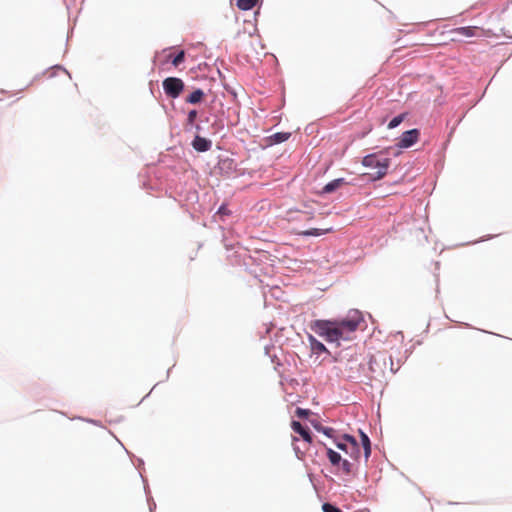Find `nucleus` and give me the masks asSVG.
Segmentation results:
<instances>
[{"instance_id": "obj_23", "label": "nucleus", "mask_w": 512, "mask_h": 512, "mask_svg": "<svg viewBox=\"0 0 512 512\" xmlns=\"http://www.w3.org/2000/svg\"><path fill=\"white\" fill-rule=\"evenodd\" d=\"M308 413H309V412H308V410H304V409H301V408H298V409L296 410V414H297V416H299V417L307 416V415H308Z\"/></svg>"}, {"instance_id": "obj_18", "label": "nucleus", "mask_w": 512, "mask_h": 512, "mask_svg": "<svg viewBox=\"0 0 512 512\" xmlns=\"http://www.w3.org/2000/svg\"><path fill=\"white\" fill-rule=\"evenodd\" d=\"M404 119V115H398L394 117L388 124L389 129H393L397 127Z\"/></svg>"}, {"instance_id": "obj_11", "label": "nucleus", "mask_w": 512, "mask_h": 512, "mask_svg": "<svg viewBox=\"0 0 512 512\" xmlns=\"http://www.w3.org/2000/svg\"><path fill=\"white\" fill-rule=\"evenodd\" d=\"M332 231H333V229L331 227L323 228V229L312 228L309 230L300 231L297 234L302 235V236H321L323 234L330 233Z\"/></svg>"}, {"instance_id": "obj_15", "label": "nucleus", "mask_w": 512, "mask_h": 512, "mask_svg": "<svg viewBox=\"0 0 512 512\" xmlns=\"http://www.w3.org/2000/svg\"><path fill=\"white\" fill-rule=\"evenodd\" d=\"M258 1L259 0H237L236 5L239 9L246 11L256 6Z\"/></svg>"}, {"instance_id": "obj_14", "label": "nucleus", "mask_w": 512, "mask_h": 512, "mask_svg": "<svg viewBox=\"0 0 512 512\" xmlns=\"http://www.w3.org/2000/svg\"><path fill=\"white\" fill-rule=\"evenodd\" d=\"M360 437L364 448L365 458L368 459L371 454V443L369 437L362 431H360Z\"/></svg>"}, {"instance_id": "obj_9", "label": "nucleus", "mask_w": 512, "mask_h": 512, "mask_svg": "<svg viewBox=\"0 0 512 512\" xmlns=\"http://www.w3.org/2000/svg\"><path fill=\"white\" fill-rule=\"evenodd\" d=\"M308 340L313 353L320 354L323 352H328L325 345L318 341L314 336L309 335Z\"/></svg>"}, {"instance_id": "obj_22", "label": "nucleus", "mask_w": 512, "mask_h": 512, "mask_svg": "<svg viewBox=\"0 0 512 512\" xmlns=\"http://www.w3.org/2000/svg\"><path fill=\"white\" fill-rule=\"evenodd\" d=\"M377 364V358L375 356H372L369 361V368L372 372H376V368L374 365Z\"/></svg>"}, {"instance_id": "obj_6", "label": "nucleus", "mask_w": 512, "mask_h": 512, "mask_svg": "<svg viewBox=\"0 0 512 512\" xmlns=\"http://www.w3.org/2000/svg\"><path fill=\"white\" fill-rule=\"evenodd\" d=\"M292 429L296 433H298L303 438V440H305L308 443H311L312 438H311L310 431H309V429L307 427L302 426V424L300 422H298V421H293L292 422Z\"/></svg>"}, {"instance_id": "obj_17", "label": "nucleus", "mask_w": 512, "mask_h": 512, "mask_svg": "<svg viewBox=\"0 0 512 512\" xmlns=\"http://www.w3.org/2000/svg\"><path fill=\"white\" fill-rule=\"evenodd\" d=\"M339 467L346 475H349L352 472V464L346 459L341 460Z\"/></svg>"}, {"instance_id": "obj_19", "label": "nucleus", "mask_w": 512, "mask_h": 512, "mask_svg": "<svg viewBox=\"0 0 512 512\" xmlns=\"http://www.w3.org/2000/svg\"><path fill=\"white\" fill-rule=\"evenodd\" d=\"M185 59V52L182 50L180 51L175 57L174 59L172 60V64L177 67L178 65H180Z\"/></svg>"}, {"instance_id": "obj_20", "label": "nucleus", "mask_w": 512, "mask_h": 512, "mask_svg": "<svg viewBox=\"0 0 512 512\" xmlns=\"http://www.w3.org/2000/svg\"><path fill=\"white\" fill-rule=\"evenodd\" d=\"M323 512H342L338 507L330 504V503H324L322 506Z\"/></svg>"}, {"instance_id": "obj_12", "label": "nucleus", "mask_w": 512, "mask_h": 512, "mask_svg": "<svg viewBox=\"0 0 512 512\" xmlns=\"http://www.w3.org/2000/svg\"><path fill=\"white\" fill-rule=\"evenodd\" d=\"M204 98V92L201 89L194 90L187 98L186 102L190 104H197Z\"/></svg>"}, {"instance_id": "obj_2", "label": "nucleus", "mask_w": 512, "mask_h": 512, "mask_svg": "<svg viewBox=\"0 0 512 512\" xmlns=\"http://www.w3.org/2000/svg\"><path fill=\"white\" fill-rule=\"evenodd\" d=\"M390 162V158L383 152L372 153L362 159V165L371 170L370 175L374 180H379L387 174Z\"/></svg>"}, {"instance_id": "obj_16", "label": "nucleus", "mask_w": 512, "mask_h": 512, "mask_svg": "<svg viewBox=\"0 0 512 512\" xmlns=\"http://www.w3.org/2000/svg\"><path fill=\"white\" fill-rule=\"evenodd\" d=\"M290 136H291V133H289V132H278V133L273 134L271 136V139L273 140L274 143H282V142L287 141Z\"/></svg>"}, {"instance_id": "obj_8", "label": "nucleus", "mask_w": 512, "mask_h": 512, "mask_svg": "<svg viewBox=\"0 0 512 512\" xmlns=\"http://www.w3.org/2000/svg\"><path fill=\"white\" fill-rule=\"evenodd\" d=\"M480 29L478 27H475V26H468V27H459V28H456L454 30V32L456 34H459V35H462V36H465V37H474V36H478V31Z\"/></svg>"}, {"instance_id": "obj_7", "label": "nucleus", "mask_w": 512, "mask_h": 512, "mask_svg": "<svg viewBox=\"0 0 512 512\" xmlns=\"http://www.w3.org/2000/svg\"><path fill=\"white\" fill-rule=\"evenodd\" d=\"M192 146L196 151L205 152L211 148V141L206 138L196 136L192 142Z\"/></svg>"}, {"instance_id": "obj_5", "label": "nucleus", "mask_w": 512, "mask_h": 512, "mask_svg": "<svg viewBox=\"0 0 512 512\" xmlns=\"http://www.w3.org/2000/svg\"><path fill=\"white\" fill-rule=\"evenodd\" d=\"M419 135L420 133L418 129L405 131L399 138L397 146L400 148H409L418 141Z\"/></svg>"}, {"instance_id": "obj_10", "label": "nucleus", "mask_w": 512, "mask_h": 512, "mask_svg": "<svg viewBox=\"0 0 512 512\" xmlns=\"http://www.w3.org/2000/svg\"><path fill=\"white\" fill-rule=\"evenodd\" d=\"M344 184L345 180L343 178L334 179L323 187L322 193H332L338 188L342 187Z\"/></svg>"}, {"instance_id": "obj_21", "label": "nucleus", "mask_w": 512, "mask_h": 512, "mask_svg": "<svg viewBox=\"0 0 512 512\" xmlns=\"http://www.w3.org/2000/svg\"><path fill=\"white\" fill-rule=\"evenodd\" d=\"M196 118H197V111L196 110H191L188 113V117H187L188 124L192 125Z\"/></svg>"}, {"instance_id": "obj_24", "label": "nucleus", "mask_w": 512, "mask_h": 512, "mask_svg": "<svg viewBox=\"0 0 512 512\" xmlns=\"http://www.w3.org/2000/svg\"><path fill=\"white\" fill-rule=\"evenodd\" d=\"M218 213L219 214H225L226 213V210L224 207H220V209L218 210Z\"/></svg>"}, {"instance_id": "obj_3", "label": "nucleus", "mask_w": 512, "mask_h": 512, "mask_svg": "<svg viewBox=\"0 0 512 512\" xmlns=\"http://www.w3.org/2000/svg\"><path fill=\"white\" fill-rule=\"evenodd\" d=\"M162 86L165 94L173 99L179 97L185 87L182 79L177 77H168L164 79L162 82Z\"/></svg>"}, {"instance_id": "obj_4", "label": "nucleus", "mask_w": 512, "mask_h": 512, "mask_svg": "<svg viewBox=\"0 0 512 512\" xmlns=\"http://www.w3.org/2000/svg\"><path fill=\"white\" fill-rule=\"evenodd\" d=\"M343 440L345 442H337L336 446L338 449L344 451L346 454H349L351 457L357 459L359 454V447L356 439L348 434L343 436Z\"/></svg>"}, {"instance_id": "obj_1", "label": "nucleus", "mask_w": 512, "mask_h": 512, "mask_svg": "<svg viewBox=\"0 0 512 512\" xmlns=\"http://www.w3.org/2000/svg\"><path fill=\"white\" fill-rule=\"evenodd\" d=\"M360 322L361 317L355 312L352 316L339 321L316 320L311 324V329L327 342L339 343L340 340H349Z\"/></svg>"}, {"instance_id": "obj_13", "label": "nucleus", "mask_w": 512, "mask_h": 512, "mask_svg": "<svg viewBox=\"0 0 512 512\" xmlns=\"http://www.w3.org/2000/svg\"><path fill=\"white\" fill-rule=\"evenodd\" d=\"M327 457L333 466H339L342 460L341 455L331 448H327Z\"/></svg>"}]
</instances>
